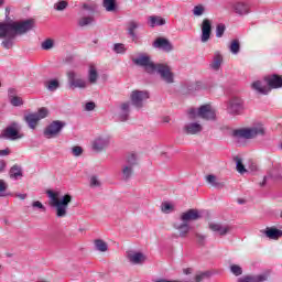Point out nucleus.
Returning <instances> with one entry per match:
<instances>
[{
    "mask_svg": "<svg viewBox=\"0 0 282 282\" xmlns=\"http://www.w3.org/2000/svg\"><path fill=\"white\" fill-rule=\"evenodd\" d=\"M132 63L139 67H143L147 74H155L156 72V74L160 75L162 80L167 83V85L174 83L175 75L171 70V66L166 64H155L151 61L149 55H140L139 57L133 58Z\"/></svg>",
    "mask_w": 282,
    "mask_h": 282,
    "instance_id": "1",
    "label": "nucleus"
},
{
    "mask_svg": "<svg viewBox=\"0 0 282 282\" xmlns=\"http://www.w3.org/2000/svg\"><path fill=\"white\" fill-rule=\"evenodd\" d=\"M46 195L50 198V206L55 208L56 217H67V209L69 208V204H72V195L65 194L61 197L59 192H54L52 189L46 191Z\"/></svg>",
    "mask_w": 282,
    "mask_h": 282,
    "instance_id": "2",
    "label": "nucleus"
},
{
    "mask_svg": "<svg viewBox=\"0 0 282 282\" xmlns=\"http://www.w3.org/2000/svg\"><path fill=\"white\" fill-rule=\"evenodd\" d=\"M8 30H10L15 36L28 34V32L34 30L35 22L32 19L14 22H1Z\"/></svg>",
    "mask_w": 282,
    "mask_h": 282,
    "instance_id": "3",
    "label": "nucleus"
},
{
    "mask_svg": "<svg viewBox=\"0 0 282 282\" xmlns=\"http://www.w3.org/2000/svg\"><path fill=\"white\" fill-rule=\"evenodd\" d=\"M235 138H243L245 140H252L258 135H265V129L262 124L253 126L251 128H242L234 131Z\"/></svg>",
    "mask_w": 282,
    "mask_h": 282,
    "instance_id": "4",
    "label": "nucleus"
},
{
    "mask_svg": "<svg viewBox=\"0 0 282 282\" xmlns=\"http://www.w3.org/2000/svg\"><path fill=\"white\" fill-rule=\"evenodd\" d=\"M50 111L47 108L42 107L37 110V112H29L24 115L23 120L28 124L29 129H36L39 127V122L43 120L44 118H47Z\"/></svg>",
    "mask_w": 282,
    "mask_h": 282,
    "instance_id": "5",
    "label": "nucleus"
},
{
    "mask_svg": "<svg viewBox=\"0 0 282 282\" xmlns=\"http://www.w3.org/2000/svg\"><path fill=\"white\" fill-rule=\"evenodd\" d=\"M0 39H4L1 43L4 50H12L17 35L0 22Z\"/></svg>",
    "mask_w": 282,
    "mask_h": 282,
    "instance_id": "6",
    "label": "nucleus"
},
{
    "mask_svg": "<svg viewBox=\"0 0 282 282\" xmlns=\"http://www.w3.org/2000/svg\"><path fill=\"white\" fill-rule=\"evenodd\" d=\"M19 131H21V126L19 122L13 121L2 131L1 138H4V140H21L23 134Z\"/></svg>",
    "mask_w": 282,
    "mask_h": 282,
    "instance_id": "7",
    "label": "nucleus"
},
{
    "mask_svg": "<svg viewBox=\"0 0 282 282\" xmlns=\"http://www.w3.org/2000/svg\"><path fill=\"white\" fill-rule=\"evenodd\" d=\"M130 100L137 109L144 107V101L149 100V91L147 90H133L130 95Z\"/></svg>",
    "mask_w": 282,
    "mask_h": 282,
    "instance_id": "8",
    "label": "nucleus"
},
{
    "mask_svg": "<svg viewBox=\"0 0 282 282\" xmlns=\"http://www.w3.org/2000/svg\"><path fill=\"white\" fill-rule=\"evenodd\" d=\"M69 89H85L87 87V82L80 78V75L76 74L74 70L67 73Z\"/></svg>",
    "mask_w": 282,
    "mask_h": 282,
    "instance_id": "9",
    "label": "nucleus"
},
{
    "mask_svg": "<svg viewBox=\"0 0 282 282\" xmlns=\"http://www.w3.org/2000/svg\"><path fill=\"white\" fill-rule=\"evenodd\" d=\"M65 121H53L51 124L47 126V128L44 130L45 138H56L63 131V128L65 127Z\"/></svg>",
    "mask_w": 282,
    "mask_h": 282,
    "instance_id": "10",
    "label": "nucleus"
},
{
    "mask_svg": "<svg viewBox=\"0 0 282 282\" xmlns=\"http://www.w3.org/2000/svg\"><path fill=\"white\" fill-rule=\"evenodd\" d=\"M243 111V100L238 97H232L227 105V112L231 116H239Z\"/></svg>",
    "mask_w": 282,
    "mask_h": 282,
    "instance_id": "11",
    "label": "nucleus"
},
{
    "mask_svg": "<svg viewBox=\"0 0 282 282\" xmlns=\"http://www.w3.org/2000/svg\"><path fill=\"white\" fill-rule=\"evenodd\" d=\"M200 30L202 43H208V41H210V35L213 34V21H210L209 19H204L200 25Z\"/></svg>",
    "mask_w": 282,
    "mask_h": 282,
    "instance_id": "12",
    "label": "nucleus"
},
{
    "mask_svg": "<svg viewBox=\"0 0 282 282\" xmlns=\"http://www.w3.org/2000/svg\"><path fill=\"white\" fill-rule=\"evenodd\" d=\"M111 143V138L109 135H100L97 137L93 141V150L96 151L97 153H100V151H105L107 147Z\"/></svg>",
    "mask_w": 282,
    "mask_h": 282,
    "instance_id": "13",
    "label": "nucleus"
},
{
    "mask_svg": "<svg viewBox=\"0 0 282 282\" xmlns=\"http://www.w3.org/2000/svg\"><path fill=\"white\" fill-rule=\"evenodd\" d=\"M198 118L203 120H215L217 115L215 113V109L210 105H203L198 108Z\"/></svg>",
    "mask_w": 282,
    "mask_h": 282,
    "instance_id": "14",
    "label": "nucleus"
},
{
    "mask_svg": "<svg viewBox=\"0 0 282 282\" xmlns=\"http://www.w3.org/2000/svg\"><path fill=\"white\" fill-rule=\"evenodd\" d=\"M183 131L187 135H197L204 131V126L197 121L188 122L183 127Z\"/></svg>",
    "mask_w": 282,
    "mask_h": 282,
    "instance_id": "15",
    "label": "nucleus"
},
{
    "mask_svg": "<svg viewBox=\"0 0 282 282\" xmlns=\"http://www.w3.org/2000/svg\"><path fill=\"white\" fill-rule=\"evenodd\" d=\"M127 259L132 265H142L147 261V257L142 252L130 251L127 253Z\"/></svg>",
    "mask_w": 282,
    "mask_h": 282,
    "instance_id": "16",
    "label": "nucleus"
},
{
    "mask_svg": "<svg viewBox=\"0 0 282 282\" xmlns=\"http://www.w3.org/2000/svg\"><path fill=\"white\" fill-rule=\"evenodd\" d=\"M202 215H199V210L197 209H188L187 212H184L181 214V221L184 224H188L189 221H197V219H200Z\"/></svg>",
    "mask_w": 282,
    "mask_h": 282,
    "instance_id": "17",
    "label": "nucleus"
},
{
    "mask_svg": "<svg viewBox=\"0 0 282 282\" xmlns=\"http://www.w3.org/2000/svg\"><path fill=\"white\" fill-rule=\"evenodd\" d=\"M153 47H156V50H163V52L173 51V44L164 37H158L153 43Z\"/></svg>",
    "mask_w": 282,
    "mask_h": 282,
    "instance_id": "18",
    "label": "nucleus"
},
{
    "mask_svg": "<svg viewBox=\"0 0 282 282\" xmlns=\"http://www.w3.org/2000/svg\"><path fill=\"white\" fill-rule=\"evenodd\" d=\"M174 228L178 231V235L182 239H186L191 232V225H188V223H175Z\"/></svg>",
    "mask_w": 282,
    "mask_h": 282,
    "instance_id": "19",
    "label": "nucleus"
},
{
    "mask_svg": "<svg viewBox=\"0 0 282 282\" xmlns=\"http://www.w3.org/2000/svg\"><path fill=\"white\" fill-rule=\"evenodd\" d=\"M129 113H131V104L129 101L122 102L120 105L119 120L127 122V120H129Z\"/></svg>",
    "mask_w": 282,
    "mask_h": 282,
    "instance_id": "20",
    "label": "nucleus"
},
{
    "mask_svg": "<svg viewBox=\"0 0 282 282\" xmlns=\"http://www.w3.org/2000/svg\"><path fill=\"white\" fill-rule=\"evenodd\" d=\"M265 80L271 89H279L282 87V75H271L267 77Z\"/></svg>",
    "mask_w": 282,
    "mask_h": 282,
    "instance_id": "21",
    "label": "nucleus"
},
{
    "mask_svg": "<svg viewBox=\"0 0 282 282\" xmlns=\"http://www.w3.org/2000/svg\"><path fill=\"white\" fill-rule=\"evenodd\" d=\"M268 274H258V275H245L238 279V282H265Z\"/></svg>",
    "mask_w": 282,
    "mask_h": 282,
    "instance_id": "22",
    "label": "nucleus"
},
{
    "mask_svg": "<svg viewBox=\"0 0 282 282\" xmlns=\"http://www.w3.org/2000/svg\"><path fill=\"white\" fill-rule=\"evenodd\" d=\"M261 232H263V235H265V237H268V239H273L276 240L280 237H282V230L276 229L274 227H267L265 230H261Z\"/></svg>",
    "mask_w": 282,
    "mask_h": 282,
    "instance_id": "23",
    "label": "nucleus"
},
{
    "mask_svg": "<svg viewBox=\"0 0 282 282\" xmlns=\"http://www.w3.org/2000/svg\"><path fill=\"white\" fill-rule=\"evenodd\" d=\"M140 28V23H138L134 20H131L128 22V34L131 36L132 41H138V34H135V31Z\"/></svg>",
    "mask_w": 282,
    "mask_h": 282,
    "instance_id": "24",
    "label": "nucleus"
},
{
    "mask_svg": "<svg viewBox=\"0 0 282 282\" xmlns=\"http://www.w3.org/2000/svg\"><path fill=\"white\" fill-rule=\"evenodd\" d=\"M209 228L213 232H218L220 236L228 235V232H230L229 226H221L220 224L212 223L209 224Z\"/></svg>",
    "mask_w": 282,
    "mask_h": 282,
    "instance_id": "25",
    "label": "nucleus"
},
{
    "mask_svg": "<svg viewBox=\"0 0 282 282\" xmlns=\"http://www.w3.org/2000/svg\"><path fill=\"white\" fill-rule=\"evenodd\" d=\"M223 63H224V56H221L219 52H216L214 54L213 62L210 63V68L217 72L219 70V67H221Z\"/></svg>",
    "mask_w": 282,
    "mask_h": 282,
    "instance_id": "26",
    "label": "nucleus"
},
{
    "mask_svg": "<svg viewBox=\"0 0 282 282\" xmlns=\"http://www.w3.org/2000/svg\"><path fill=\"white\" fill-rule=\"evenodd\" d=\"M234 10L237 14L243 15L250 12V7L245 2H237L234 4Z\"/></svg>",
    "mask_w": 282,
    "mask_h": 282,
    "instance_id": "27",
    "label": "nucleus"
},
{
    "mask_svg": "<svg viewBox=\"0 0 282 282\" xmlns=\"http://www.w3.org/2000/svg\"><path fill=\"white\" fill-rule=\"evenodd\" d=\"M207 184H210L214 188H224L225 184L224 182H219V178H217L214 174H209L206 176Z\"/></svg>",
    "mask_w": 282,
    "mask_h": 282,
    "instance_id": "28",
    "label": "nucleus"
},
{
    "mask_svg": "<svg viewBox=\"0 0 282 282\" xmlns=\"http://www.w3.org/2000/svg\"><path fill=\"white\" fill-rule=\"evenodd\" d=\"M148 23L150 28H155V25H166V20L158 15H150L148 18Z\"/></svg>",
    "mask_w": 282,
    "mask_h": 282,
    "instance_id": "29",
    "label": "nucleus"
},
{
    "mask_svg": "<svg viewBox=\"0 0 282 282\" xmlns=\"http://www.w3.org/2000/svg\"><path fill=\"white\" fill-rule=\"evenodd\" d=\"M252 89H254V91H258V94H268V91H270V89L268 88V86L263 85V83L261 80H257L253 82L251 84Z\"/></svg>",
    "mask_w": 282,
    "mask_h": 282,
    "instance_id": "30",
    "label": "nucleus"
},
{
    "mask_svg": "<svg viewBox=\"0 0 282 282\" xmlns=\"http://www.w3.org/2000/svg\"><path fill=\"white\" fill-rule=\"evenodd\" d=\"M121 175L123 182H129L133 175V167L131 165H123L121 169Z\"/></svg>",
    "mask_w": 282,
    "mask_h": 282,
    "instance_id": "31",
    "label": "nucleus"
},
{
    "mask_svg": "<svg viewBox=\"0 0 282 282\" xmlns=\"http://www.w3.org/2000/svg\"><path fill=\"white\" fill-rule=\"evenodd\" d=\"M9 175L12 180H19V177H23V171L21 170V166L13 165L10 169Z\"/></svg>",
    "mask_w": 282,
    "mask_h": 282,
    "instance_id": "32",
    "label": "nucleus"
},
{
    "mask_svg": "<svg viewBox=\"0 0 282 282\" xmlns=\"http://www.w3.org/2000/svg\"><path fill=\"white\" fill-rule=\"evenodd\" d=\"M102 6L107 12H116V10L118 9L116 0H102Z\"/></svg>",
    "mask_w": 282,
    "mask_h": 282,
    "instance_id": "33",
    "label": "nucleus"
},
{
    "mask_svg": "<svg viewBox=\"0 0 282 282\" xmlns=\"http://www.w3.org/2000/svg\"><path fill=\"white\" fill-rule=\"evenodd\" d=\"M88 80L91 85H96V83H98V70H96L95 66L89 67Z\"/></svg>",
    "mask_w": 282,
    "mask_h": 282,
    "instance_id": "34",
    "label": "nucleus"
},
{
    "mask_svg": "<svg viewBox=\"0 0 282 282\" xmlns=\"http://www.w3.org/2000/svg\"><path fill=\"white\" fill-rule=\"evenodd\" d=\"M96 250L99 252H107L109 250V246L102 239H96L94 241Z\"/></svg>",
    "mask_w": 282,
    "mask_h": 282,
    "instance_id": "35",
    "label": "nucleus"
},
{
    "mask_svg": "<svg viewBox=\"0 0 282 282\" xmlns=\"http://www.w3.org/2000/svg\"><path fill=\"white\" fill-rule=\"evenodd\" d=\"M229 52H231V54H238L241 52V44L239 43V40L231 41L229 45Z\"/></svg>",
    "mask_w": 282,
    "mask_h": 282,
    "instance_id": "36",
    "label": "nucleus"
},
{
    "mask_svg": "<svg viewBox=\"0 0 282 282\" xmlns=\"http://www.w3.org/2000/svg\"><path fill=\"white\" fill-rule=\"evenodd\" d=\"M95 19L94 17H83L82 19L78 20V25L79 28H85L86 25H91L94 23Z\"/></svg>",
    "mask_w": 282,
    "mask_h": 282,
    "instance_id": "37",
    "label": "nucleus"
},
{
    "mask_svg": "<svg viewBox=\"0 0 282 282\" xmlns=\"http://www.w3.org/2000/svg\"><path fill=\"white\" fill-rule=\"evenodd\" d=\"M137 165H138V156L133 153L128 155L124 166H131L133 169V166H137Z\"/></svg>",
    "mask_w": 282,
    "mask_h": 282,
    "instance_id": "38",
    "label": "nucleus"
},
{
    "mask_svg": "<svg viewBox=\"0 0 282 282\" xmlns=\"http://www.w3.org/2000/svg\"><path fill=\"white\" fill-rule=\"evenodd\" d=\"M230 272H232L235 276H241V274H243V269H241L239 264H231Z\"/></svg>",
    "mask_w": 282,
    "mask_h": 282,
    "instance_id": "39",
    "label": "nucleus"
},
{
    "mask_svg": "<svg viewBox=\"0 0 282 282\" xmlns=\"http://www.w3.org/2000/svg\"><path fill=\"white\" fill-rule=\"evenodd\" d=\"M236 169L238 173H240L241 175H243V173H247L246 166L243 165V161H241V159L239 158L236 159Z\"/></svg>",
    "mask_w": 282,
    "mask_h": 282,
    "instance_id": "40",
    "label": "nucleus"
},
{
    "mask_svg": "<svg viewBox=\"0 0 282 282\" xmlns=\"http://www.w3.org/2000/svg\"><path fill=\"white\" fill-rule=\"evenodd\" d=\"M67 6H69V3H67V1L61 0L54 4V10H57V12H63V10H65L67 8Z\"/></svg>",
    "mask_w": 282,
    "mask_h": 282,
    "instance_id": "41",
    "label": "nucleus"
},
{
    "mask_svg": "<svg viewBox=\"0 0 282 282\" xmlns=\"http://www.w3.org/2000/svg\"><path fill=\"white\" fill-rule=\"evenodd\" d=\"M113 52H116V54H124L127 52V47H124V44L122 43H117L113 45Z\"/></svg>",
    "mask_w": 282,
    "mask_h": 282,
    "instance_id": "42",
    "label": "nucleus"
},
{
    "mask_svg": "<svg viewBox=\"0 0 282 282\" xmlns=\"http://www.w3.org/2000/svg\"><path fill=\"white\" fill-rule=\"evenodd\" d=\"M224 32H226V24H218L216 26V36L217 39H221L224 36Z\"/></svg>",
    "mask_w": 282,
    "mask_h": 282,
    "instance_id": "43",
    "label": "nucleus"
},
{
    "mask_svg": "<svg viewBox=\"0 0 282 282\" xmlns=\"http://www.w3.org/2000/svg\"><path fill=\"white\" fill-rule=\"evenodd\" d=\"M187 116L189 120H195V118H199V109L191 108L187 111Z\"/></svg>",
    "mask_w": 282,
    "mask_h": 282,
    "instance_id": "44",
    "label": "nucleus"
},
{
    "mask_svg": "<svg viewBox=\"0 0 282 282\" xmlns=\"http://www.w3.org/2000/svg\"><path fill=\"white\" fill-rule=\"evenodd\" d=\"M10 102L13 107H21V105H23V99L19 96H13L11 97Z\"/></svg>",
    "mask_w": 282,
    "mask_h": 282,
    "instance_id": "45",
    "label": "nucleus"
},
{
    "mask_svg": "<svg viewBox=\"0 0 282 282\" xmlns=\"http://www.w3.org/2000/svg\"><path fill=\"white\" fill-rule=\"evenodd\" d=\"M57 87H59L58 80L52 79L47 84L48 91H56Z\"/></svg>",
    "mask_w": 282,
    "mask_h": 282,
    "instance_id": "46",
    "label": "nucleus"
},
{
    "mask_svg": "<svg viewBox=\"0 0 282 282\" xmlns=\"http://www.w3.org/2000/svg\"><path fill=\"white\" fill-rule=\"evenodd\" d=\"M204 10H205L204 6H202V4L194 7V9H193L194 17H202V14H204Z\"/></svg>",
    "mask_w": 282,
    "mask_h": 282,
    "instance_id": "47",
    "label": "nucleus"
},
{
    "mask_svg": "<svg viewBox=\"0 0 282 282\" xmlns=\"http://www.w3.org/2000/svg\"><path fill=\"white\" fill-rule=\"evenodd\" d=\"M209 276H210V272L205 271V272H203V273L197 274V275L195 276V281H196V282H202V281H204V279H208Z\"/></svg>",
    "mask_w": 282,
    "mask_h": 282,
    "instance_id": "48",
    "label": "nucleus"
},
{
    "mask_svg": "<svg viewBox=\"0 0 282 282\" xmlns=\"http://www.w3.org/2000/svg\"><path fill=\"white\" fill-rule=\"evenodd\" d=\"M161 210H162V213H172L173 205L171 203H163L161 205Z\"/></svg>",
    "mask_w": 282,
    "mask_h": 282,
    "instance_id": "49",
    "label": "nucleus"
},
{
    "mask_svg": "<svg viewBox=\"0 0 282 282\" xmlns=\"http://www.w3.org/2000/svg\"><path fill=\"white\" fill-rule=\"evenodd\" d=\"M53 47H54V41H52V40H45L42 43V48L43 50H52Z\"/></svg>",
    "mask_w": 282,
    "mask_h": 282,
    "instance_id": "50",
    "label": "nucleus"
},
{
    "mask_svg": "<svg viewBox=\"0 0 282 282\" xmlns=\"http://www.w3.org/2000/svg\"><path fill=\"white\" fill-rule=\"evenodd\" d=\"M32 208H39L40 210H42V213H45V210H46L45 205L43 203H41L40 200L33 202Z\"/></svg>",
    "mask_w": 282,
    "mask_h": 282,
    "instance_id": "51",
    "label": "nucleus"
},
{
    "mask_svg": "<svg viewBox=\"0 0 282 282\" xmlns=\"http://www.w3.org/2000/svg\"><path fill=\"white\" fill-rule=\"evenodd\" d=\"M90 186H91V188L100 187V181L98 180L97 176H91L90 177Z\"/></svg>",
    "mask_w": 282,
    "mask_h": 282,
    "instance_id": "52",
    "label": "nucleus"
},
{
    "mask_svg": "<svg viewBox=\"0 0 282 282\" xmlns=\"http://www.w3.org/2000/svg\"><path fill=\"white\" fill-rule=\"evenodd\" d=\"M195 237L197 239V242L200 245V246H204V242L206 241V236L199 234V232H196L195 234Z\"/></svg>",
    "mask_w": 282,
    "mask_h": 282,
    "instance_id": "53",
    "label": "nucleus"
},
{
    "mask_svg": "<svg viewBox=\"0 0 282 282\" xmlns=\"http://www.w3.org/2000/svg\"><path fill=\"white\" fill-rule=\"evenodd\" d=\"M96 109V102L94 101H88L85 105V111H94Z\"/></svg>",
    "mask_w": 282,
    "mask_h": 282,
    "instance_id": "54",
    "label": "nucleus"
},
{
    "mask_svg": "<svg viewBox=\"0 0 282 282\" xmlns=\"http://www.w3.org/2000/svg\"><path fill=\"white\" fill-rule=\"evenodd\" d=\"M73 151V155H75L76 158H78V155H83V148L82 147H74L72 149Z\"/></svg>",
    "mask_w": 282,
    "mask_h": 282,
    "instance_id": "55",
    "label": "nucleus"
},
{
    "mask_svg": "<svg viewBox=\"0 0 282 282\" xmlns=\"http://www.w3.org/2000/svg\"><path fill=\"white\" fill-rule=\"evenodd\" d=\"M8 191V183L6 181L0 180V193H6Z\"/></svg>",
    "mask_w": 282,
    "mask_h": 282,
    "instance_id": "56",
    "label": "nucleus"
},
{
    "mask_svg": "<svg viewBox=\"0 0 282 282\" xmlns=\"http://www.w3.org/2000/svg\"><path fill=\"white\" fill-rule=\"evenodd\" d=\"M83 10H87L88 12H91L94 10L93 6H89L88 3L83 4Z\"/></svg>",
    "mask_w": 282,
    "mask_h": 282,
    "instance_id": "57",
    "label": "nucleus"
},
{
    "mask_svg": "<svg viewBox=\"0 0 282 282\" xmlns=\"http://www.w3.org/2000/svg\"><path fill=\"white\" fill-rule=\"evenodd\" d=\"M7 163L3 160H0V173H3L6 171Z\"/></svg>",
    "mask_w": 282,
    "mask_h": 282,
    "instance_id": "58",
    "label": "nucleus"
},
{
    "mask_svg": "<svg viewBox=\"0 0 282 282\" xmlns=\"http://www.w3.org/2000/svg\"><path fill=\"white\" fill-rule=\"evenodd\" d=\"M0 155L6 156V155H10V149H4V150H0Z\"/></svg>",
    "mask_w": 282,
    "mask_h": 282,
    "instance_id": "59",
    "label": "nucleus"
},
{
    "mask_svg": "<svg viewBox=\"0 0 282 282\" xmlns=\"http://www.w3.org/2000/svg\"><path fill=\"white\" fill-rule=\"evenodd\" d=\"M15 197L19 199H25L28 197V194H17Z\"/></svg>",
    "mask_w": 282,
    "mask_h": 282,
    "instance_id": "60",
    "label": "nucleus"
},
{
    "mask_svg": "<svg viewBox=\"0 0 282 282\" xmlns=\"http://www.w3.org/2000/svg\"><path fill=\"white\" fill-rule=\"evenodd\" d=\"M192 272H193V269H191V268H187V269L183 270L184 274H192Z\"/></svg>",
    "mask_w": 282,
    "mask_h": 282,
    "instance_id": "61",
    "label": "nucleus"
},
{
    "mask_svg": "<svg viewBox=\"0 0 282 282\" xmlns=\"http://www.w3.org/2000/svg\"><path fill=\"white\" fill-rule=\"evenodd\" d=\"M163 122H171V118L165 117L164 120H163Z\"/></svg>",
    "mask_w": 282,
    "mask_h": 282,
    "instance_id": "62",
    "label": "nucleus"
},
{
    "mask_svg": "<svg viewBox=\"0 0 282 282\" xmlns=\"http://www.w3.org/2000/svg\"><path fill=\"white\" fill-rule=\"evenodd\" d=\"M10 14V8L6 9V17H8Z\"/></svg>",
    "mask_w": 282,
    "mask_h": 282,
    "instance_id": "63",
    "label": "nucleus"
},
{
    "mask_svg": "<svg viewBox=\"0 0 282 282\" xmlns=\"http://www.w3.org/2000/svg\"><path fill=\"white\" fill-rule=\"evenodd\" d=\"M261 186H265V177L264 181L261 183Z\"/></svg>",
    "mask_w": 282,
    "mask_h": 282,
    "instance_id": "64",
    "label": "nucleus"
}]
</instances>
